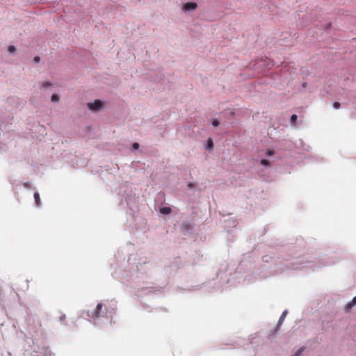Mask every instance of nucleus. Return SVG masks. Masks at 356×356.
Here are the masks:
<instances>
[{
  "mask_svg": "<svg viewBox=\"0 0 356 356\" xmlns=\"http://www.w3.org/2000/svg\"><path fill=\"white\" fill-rule=\"evenodd\" d=\"M103 305L102 303H99L96 308L91 312H88V316L92 318H97L100 316V312L102 309Z\"/></svg>",
  "mask_w": 356,
  "mask_h": 356,
  "instance_id": "1",
  "label": "nucleus"
},
{
  "mask_svg": "<svg viewBox=\"0 0 356 356\" xmlns=\"http://www.w3.org/2000/svg\"><path fill=\"white\" fill-rule=\"evenodd\" d=\"M88 107L91 111H98L102 107V102L100 100L97 99L93 103H88Z\"/></svg>",
  "mask_w": 356,
  "mask_h": 356,
  "instance_id": "2",
  "label": "nucleus"
},
{
  "mask_svg": "<svg viewBox=\"0 0 356 356\" xmlns=\"http://www.w3.org/2000/svg\"><path fill=\"white\" fill-rule=\"evenodd\" d=\"M197 8V4L195 2H188L184 3L182 10L185 12L195 10Z\"/></svg>",
  "mask_w": 356,
  "mask_h": 356,
  "instance_id": "3",
  "label": "nucleus"
},
{
  "mask_svg": "<svg viewBox=\"0 0 356 356\" xmlns=\"http://www.w3.org/2000/svg\"><path fill=\"white\" fill-rule=\"evenodd\" d=\"M160 212L162 214H169L171 212V209L170 207H162L160 209Z\"/></svg>",
  "mask_w": 356,
  "mask_h": 356,
  "instance_id": "4",
  "label": "nucleus"
},
{
  "mask_svg": "<svg viewBox=\"0 0 356 356\" xmlns=\"http://www.w3.org/2000/svg\"><path fill=\"white\" fill-rule=\"evenodd\" d=\"M34 199H35V204L37 205H39L40 204V195L38 192H35L34 193Z\"/></svg>",
  "mask_w": 356,
  "mask_h": 356,
  "instance_id": "5",
  "label": "nucleus"
},
{
  "mask_svg": "<svg viewBox=\"0 0 356 356\" xmlns=\"http://www.w3.org/2000/svg\"><path fill=\"white\" fill-rule=\"evenodd\" d=\"M355 305H356V296H355L353 298V299L352 300V301L350 302H348L346 305V307L350 309V308L353 307V306H355Z\"/></svg>",
  "mask_w": 356,
  "mask_h": 356,
  "instance_id": "6",
  "label": "nucleus"
},
{
  "mask_svg": "<svg viewBox=\"0 0 356 356\" xmlns=\"http://www.w3.org/2000/svg\"><path fill=\"white\" fill-rule=\"evenodd\" d=\"M286 314H287V311H286V310H285V311L282 314V315H281V316H280V320H279V323H281L284 321V318L286 317Z\"/></svg>",
  "mask_w": 356,
  "mask_h": 356,
  "instance_id": "7",
  "label": "nucleus"
},
{
  "mask_svg": "<svg viewBox=\"0 0 356 356\" xmlns=\"http://www.w3.org/2000/svg\"><path fill=\"white\" fill-rule=\"evenodd\" d=\"M296 120H297V115L296 114L292 115L291 117V124H295Z\"/></svg>",
  "mask_w": 356,
  "mask_h": 356,
  "instance_id": "8",
  "label": "nucleus"
},
{
  "mask_svg": "<svg viewBox=\"0 0 356 356\" xmlns=\"http://www.w3.org/2000/svg\"><path fill=\"white\" fill-rule=\"evenodd\" d=\"M207 145H208V147L210 148V149H212L213 147V140L211 138H209L208 140H207Z\"/></svg>",
  "mask_w": 356,
  "mask_h": 356,
  "instance_id": "9",
  "label": "nucleus"
},
{
  "mask_svg": "<svg viewBox=\"0 0 356 356\" xmlns=\"http://www.w3.org/2000/svg\"><path fill=\"white\" fill-rule=\"evenodd\" d=\"M59 100V97L58 95L56 94H54L52 96H51V101L52 102H58Z\"/></svg>",
  "mask_w": 356,
  "mask_h": 356,
  "instance_id": "10",
  "label": "nucleus"
},
{
  "mask_svg": "<svg viewBox=\"0 0 356 356\" xmlns=\"http://www.w3.org/2000/svg\"><path fill=\"white\" fill-rule=\"evenodd\" d=\"M8 50L10 53H14L16 50V48L15 46L10 45L8 47Z\"/></svg>",
  "mask_w": 356,
  "mask_h": 356,
  "instance_id": "11",
  "label": "nucleus"
},
{
  "mask_svg": "<svg viewBox=\"0 0 356 356\" xmlns=\"http://www.w3.org/2000/svg\"><path fill=\"white\" fill-rule=\"evenodd\" d=\"M340 106H341L340 103L337 102L333 103V107H334L335 109H338V108H340Z\"/></svg>",
  "mask_w": 356,
  "mask_h": 356,
  "instance_id": "12",
  "label": "nucleus"
},
{
  "mask_svg": "<svg viewBox=\"0 0 356 356\" xmlns=\"http://www.w3.org/2000/svg\"><path fill=\"white\" fill-rule=\"evenodd\" d=\"M261 163L263 165H269V162L266 160V159H262L261 161Z\"/></svg>",
  "mask_w": 356,
  "mask_h": 356,
  "instance_id": "13",
  "label": "nucleus"
},
{
  "mask_svg": "<svg viewBox=\"0 0 356 356\" xmlns=\"http://www.w3.org/2000/svg\"><path fill=\"white\" fill-rule=\"evenodd\" d=\"M304 348H300L296 353V356H299L302 353V351H304Z\"/></svg>",
  "mask_w": 356,
  "mask_h": 356,
  "instance_id": "14",
  "label": "nucleus"
},
{
  "mask_svg": "<svg viewBox=\"0 0 356 356\" xmlns=\"http://www.w3.org/2000/svg\"><path fill=\"white\" fill-rule=\"evenodd\" d=\"M51 86V83L49 81H47V82H44L43 84H42V87L43 88H47L48 86Z\"/></svg>",
  "mask_w": 356,
  "mask_h": 356,
  "instance_id": "15",
  "label": "nucleus"
},
{
  "mask_svg": "<svg viewBox=\"0 0 356 356\" xmlns=\"http://www.w3.org/2000/svg\"><path fill=\"white\" fill-rule=\"evenodd\" d=\"M212 124L214 126V127H218L219 124H220V122L218 120H215L212 122Z\"/></svg>",
  "mask_w": 356,
  "mask_h": 356,
  "instance_id": "16",
  "label": "nucleus"
},
{
  "mask_svg": "<svg viewBox=\"0 0 356 356\" xmlns=\"http://www.w3.org/2000/svg\"><path fill=\"white\" fill-rule=\"evenodd\" d=\"M133 147H134V149H138V147H139V144H138V143H134L133 144Z\"/></svg>",
  "mask_w": 356,
  "mask_h": 356,
  "instance_id": "17",
  "label": "nucleus"
},
{
  "mask_svg": "<svg viewBox=\"0 0 356 356\" xmlns=\"http://www.w3.org/2000/svg\"><path fill=\"white\" fill-rule=\"evenodd\" d=\"M40 58L39 56H35L33 59L34 62L38 63L40 61Z\"/></svg>",
  "mask_w": 356,
  "mask_h": 356,
  "instance_id": "18",
  "label": "nucleus"
},
{
  "mask_svg": "<svg viewBox=\"0 0 356 356\" xmlns=\"http://www.w3.org/2000/svg\"><path fill=\"white\" fill-rule=\"evenodd\" d=\"M266 154L268 156H272L273 154V152L271 151V150H268L267 152H266Z\"/></svg>",
  "mask_w": 356,
  "mask_h": 356,
  "instance_id": "19",
  "label": "nucleus"
},
{
  "mask_svg": "<svg viewBox=\"0 0 356 356\" xmlns=\"http://www.w3.org/2000/svg\"><path fill=\"white\" fill-rule=\"evenodd\" d=\"M263 261L265 262H268V256L263 257Z\"/></svg>",
  "mask_w": 356,
  "mask_h": 356,
  "instance_id": "20",
  "label": "nucleus"
},
{
  "mask_svg": "<svg viewBox=\"0 0 356 356\" xmlns=\"http://www.w3.org/2000/svg\"><path fill=\"white\" fill-rule=\"evenodd\" d=\"M24 186L25 187H28L29 184H28V183H24Z\"/></svg>",
  "mask_w": 356,
  "mask_h": 356,
  "instance_id": "21",
  "label": "nucleus"
}]
</instances>
